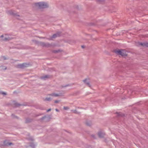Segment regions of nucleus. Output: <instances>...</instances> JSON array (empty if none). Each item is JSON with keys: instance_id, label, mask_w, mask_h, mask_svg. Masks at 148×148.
<instances>
[{"instance_id": "nucleus-1", "label": "nucleus", "mask_w": 148, "mask_h": 148, "mask_svg": "<svg viewBox=\"0 0 148 148\" xmlns=\"http://www.w3.org/2000/svg\"><path fill=\"white\" fill-rule=\"evenodd\" d=\"M36 6L39 8H45L48 7L47 4L44 2H40L35 4Z\"/></svg>"}, {"instance_id": "nucleus-2", "label": "nucleus", "mask_w": 148, "mask_h": 148, "mask_svg": "<svg viewBox=\"0 0 148 148\" xmlns=\"http://www.w3.org/2000/svg\"><path fill=\"white\" fill-rule=\"evenodd\" d=\"M116 53L118 54L121 55L122 56H127L126 51L124 50H117L115 51Z\"/></svg>"}, {"instance_id": "nucleus-3", "label": "nucleus", "mask_w": 148, "mask_h": 148, "mask_svg": "<svg viewBox=\"0 0 148 148\" xmlns=\"http://www.w3.org/2000/svg\"><path fill=\"white\" fill-rule=\"evenodd\" d=\"M5 41L9 40L12 38L10 35L8 34H5L4 38Z\"/></svg>"}, {"instance_id": "nucleus-4", "label": "nucleus", "mask_w": 148, "mask_h": 148, "mask_svg": "<svg viewBox=\"0 0 148 148\" xmlns=\"http://www.w3.org/2000/svg\"><path fill=\"white\" fill-rule=\"evenodd\" d=\"M139 44L140 45H141L143 46L148 47V43L147 42H145L143 43L139 42Z\"/></svg>"}, {"instance_id": "nucleus-5", "label": "nucleus", "mask_w": 148, "mask_h": 148, "mask_svg": "<svg viewBox=\"0 0 148 148\" xmlns=\"http://www.w3.org/2000/svg\"><path fill=\"white\" fill-rule=\"evenodd\" d=\"M60 32H58L56 34H53L52 36V38H54L60 36Z\"/></svg>"}, {"instance_id": "nucleus-6", "label": "nucleus", "mask_w": 148, "mask_h": 148, "mask_svg": "<svg viewBox=\"0 0 148 148\" xmlns=\"http://www.w3.org/2000/svg\"><path fill=\"white\" fill-rule=\"evenodd\" d=\"M26 64L25 63H23L21 64H19L18 65V67L20 68H23L24 67H26Z\"/></svg>"}, {"instance_id": "nucleus-7", "label": "nucleus", "mask_w": 148, "mask_h": 148, "mask_svg": "<svg viewBox=\"0 0 148 148\" xmlns=\"http://www.w3.org/2000/svg\"><path fill=\"white\" fill-rule=\"evenodd\" d=\"M98 135L99 137L102 138L103 136L104 135H105V134L103 132H99Z\"/></svg>"}, {"instance_id": "nucleus-8", "label": "nucleus", "mask_w": 148, "mask_h": 148, "mask_svg": "<svg viewBox=\"0 0 148 148\" xmlns=\"http://www.w3.org/2000/svg\"><path fill=\"white\" fill-rule=\"evenodd\" d=\"M84 83L90 86L89 81V79H86L83 81Z\"/></svg>"}, {"instance_id": "nucleus-9", "label": "nucleus", "mask_w": 148, "mask_h": 148, "mask_svg": "<svg viewBox=\"0 0 148 148\" xmlns=\"http://www.w3.org/2000/svg\"><path fill=\"white\" fill-rule=\"evenodd\" d=\"M12 144L11 143L7 142L6 141H5L4 143V145L6 146L10 145Z\"/></svg>"}, {"instance_id": "nucleus-10", "label": "nucleus", "mask_w": 148, "mask_h": 148, "mask_svg": "<svg viewBox=\"0 0 148 148\" xmlns=\"http://www.w3.org/2000/svg\"><path fill=\"white\" fill-rule=\"evenodd\" d=\"M5 34L3 35L0 36V40L1 41L5 40Z\"/></svg>"}, {"instance_id": "nucleus-11", "label": "nucleus", "mask_w": 148, "mask_h": 148, "mask_svg": "<svg viewBox=\"0 0 148 148\" xmlns=\"http://www.w3.org/2000/svg\"><path fill=\"white\" fill-rule=\"evenodd\" d=\"M49 95L54 97H58L59 96V95L58 94L56 93H53L52 94Z\"/></svg>"}, {"instance_id": "nucleus-12", "label": "nucleus", "mask_w": 148, "mask_h": 148, "mask_svg": "<svg viewBox=\"0 0 148 148\" xmlns=\"http://www.w3.org/2000/svg\"><path fill=\"white\" fill-rule=\"evenodd\" d=\"M8 14L10 15H14V13L13 12L12 10H10L8 12Z\"/></svg>"}, {"instance_id": "nucleus-13", "label": "nucleus", "mask_w": 148, "mask_h": 148, "mask_svg": "<svg viewBox=\"0 0 148 148\" xmlns=\"http://www.w3.org/2000/svg\"><path fill=\"white\" fill-rule=\"evenodd\" d=\"M29 146L32 147V148H34L35 145L33 143H31V144Z\"/></svg>"}, {"instance_id": "nucleus-14", "label": "nucleus", "mask_w": 148, "mask_h": 148, "mask_svg": "<svg viewBox=\"0 0 148 148\" xmlns=\"http://www.w3.org/2000/svg\"><path fill=\"white\" fill-rule=\"evenodd\" d=\"M48 76L47 75H46L43 77H41V79H45L46 78H48Z\"/></svg>"}, {"instance_id": "nucleus-15", "label": "nucleus", "mask_w": 148, "mask_h": 148, "mask_svg": "<svg viewBox=\"0 0 148 148\" xmlns=\"http://www.w3.org/2000/svg\"><path fill=\"white\" fill-rule=\"evenodd\" d=\"M51 100V99L49 97V98H46L45 99V100L46 101H49Z\"/></svg>"}, {"instance_id": "nucleus-16", "label": "nucleus", "mask_w": 148, "mask_h": 148, "mask_svg": "<svg viewBox=\"0 0 148 148\" xmlns=\"http://www.w3.org/2000/svg\"><path fill=\"white\" fill-rule=\"evenodd\" d=\"M0 93H1L3 95H6V93L5 92H0Z\"/></svg>"}, {"instance_id": "nucleus-17", "label": "nucleus", "mask_w": 148, "mask_h": 148, "mask_svg": "<svg viewBox=\"0 0 148 148\" xmlns=\"http://www.w3.org/2000/svg\"><path fill=\"white\" fill-rule=\"evenodd\" d=\"M64 110H67L69 109V108L67 107H64Z\"/></svg>"}, {"instance_id": "nucleus-18", "label": "nucleus", "mask_w": 148, "mask_h": 148, "mask_svg": "<svg viewBox=\"0 0 148 148\" xmlns=\"http://www.w3.org/2000/svg\"><path fill=\"white\" fill-rule=\"evenodd\" d=\"M59 102V101L58 100H56L55 101V103H58V102Z\"/></svg>"}, {"instance_id": "nucleus-19", "label": "nucleus", "mask_w": 148, "mask_h": 148, "mask_svg": "<svg viewBox=\"0 0 148 148\" xmlns=\"http://www.w3.org/2000/svg\"><path fill=\"white\" fill-rule=\"evenodd\" d=\"M51 110V109H49V110H47V112H48L50 111Z\"/></svg>"}, {"instance_id": "nucleus-20", "label": "nucleus", "mask_w": 148, "mask_h": 148, "mask_svg": "<svg viewBox=\"0 0 148 148\" xmlns=\"http://www.w3.org/2000/svg\"><path fill=\"white\" fill-rule=\"evenodd\" d=\"M72 111L73 112V113H76V110Z\"/></svg>"}, {"instance_id": "nucleus-21", "label": "nucleus", "mask_w": 148, "mask_h": 148, "mask_svg": "<svg viewBox=\"0 0 148 148\" xmlns=\"http://www.w3.org/2000/svg\"><path fill=\"white\" fill-rule=\"evenodd\" d=\"M56 111H57V112H59V110H58V109H56Z\"/></svg>"}, {"instance_id": "nucleus-22", "label": "nucleus", "mask_w": 148, "mask_h": 148, "mask_svg": "<svg viewBox=\"0 0 148 148\" xmlns=\"http://www.w3.org/2000/svg\"><path fill=\"white\" fill-rule=\"evenodd\" d=\"M86 124H87V125H88V126H90V125H89V124H88L87 123H86Z\"/></svg>"}, {"instance_id": "nucleus-23", "label": "nucleus", "mask_w": 148, "mask_h": 148, "mask_svg": "<svg viewBox=\"0 0 148 148\" xmlns=\"http://www.w3.org/2000/svg\"><path fill=\"white\" fill-rule=\"evenodd\" d=\"M103 0H99V2H100V1H103Z\"/></svg>"}, {"instance_id": "nucleus-24", "label": "nucleus", "mask_w": 148, "mask_h": 148, "mask_svg": "<svg viewBox=\"0 0 148 148\" xmlns=\"http://www.w3.org/2000/svg\"><path fill=\"white\" fill-rule=\"evenodd\" d=\"M82 48H84V46H82Z\"/></svg>"}, {"instance_id": "nucleus-25", "label": "nucleus", "mask_w": 148, "mask_h": 148, "mask_svg": "<svg viewBox=\"0 0 148 148\" xmlns=\"http://www.w3.org/2000/svg\"><path fill=\"white\" fill-rule=\"evenodd\" d=\"M20 105L19 104H18L17 105H16V106H19Z\"/></svg>"}]
</instances>
